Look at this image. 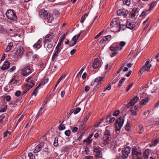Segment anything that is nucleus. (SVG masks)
<instances>
[{
    "instance_id": "37",
    "label": "nucleus",
    "mask_w": 159,
    "mask_h": 159,
    "mask_svg": "<svg viewBox=\"0 0 159 159\" xmlns=\"http://www.w3.org/2000/svg\"><path fill=\"white\" fill-rule=\"evenodd\" d=\"M148 98L147 97L146 98L144 99H143L142 100L141 103L140 105H144L146 104V103L148 102Z\"/></svg>"
},
{
    "instance_id": "43",
    "label": "nucleus",
    "mask_w": 159,
    "mask_h": 159,
    "mask_svg": "<svg viewBox=\"0 0 159 159\" xmlns=\"http://www.w3.org/2000/svg\"><path fill=\"white\" fill-rule=\"evenodd\" d=\"M123 3L128 6H129L130 4V0H123Z\"/></svg>"
},
{
    "instance_id": "18",
    "label": "nucleus",
    "mask_w": 159,
    "mask_h": 159,
    "mask_svg": "<svg viewBox=\"0 0 159 159\" xmlns=\"http://www.w3.org/2000/svg\"><path fill=\"white\" fill-rule=\"evenodd\" d=\"M101 64L100 61H99L98 59V58H96L95 59L93 62L92 66L93 67L96 69L100 66Z\"/></svg>"
},
{
    "instance_id": "9",
    "label": "nucleus",
    "mask_w": 159,
    "mask_h": 159,
    "mask_svg": "<svg viewBox=\"0 0 159 159\" xmlns=\"http://www.w3.org/2000/svg\"><path fill=\"white\" fill-rule=\"evenodd\" d=\"M44 144V143L42 142L36 146H32L31 151H33L34 153H37L41 150L43 147Z\"/></svg>"
},
{
    "instance_id": "6",
    "label": "nucleus",
    "mask_w": 159,
    "mask_h": 159,
    "mask_svg": "<svg viewBox=\"0 0 159 159\" xmlns=\"http://www.w3.org/2000/svg\"><path fill=\"white\" fill-rule=\"evenodd\" d=\"M132 153L133 159H142L141 152L136 148H133Z\"/></svg>"
},
{
    "instance_id": "52",
    "label": "nucleus",
    "mask_w": 159,
    "mask_h": 159,
    "mask_svg": "<svg viewBox=\"0 0 159 159\" xmlns=\"http://www.w3.org/2000/svg\"><path fill=\"white\" fill-rule=\"evenodd\" d=\"M130 124L129 123H127L126 125H125V128L126 130L127 131H129L130 130Z\"/></svg>"
},
{
    "instance_id": "38",
    "label": "nucleus",
    "mask_w": 159,
    "mask_h": 159,
    "mask_svg": "<svg viewBox=\"0 0 159 159\" xmlns=\"http://www.w3.org/2000/svg\"><path fill=\"white\" fill-rule=\"evenodd\" d=\"M131 114L133 116H135L137 114L136 111L134 109L133 107H131L130 110Z\"/></svg>"
},
{
    "instance_id": "35",
    "label": "nucleus",
    "mask_w": 159,
    "mask_h": 159,
    "mask_svg": "<svg viewBox=\"0 0 159 159\" xmlns=\"http://www.w3.org/2000/svg\"><path fill=\"white\" fill-rule=\"evenodd\" d=\"M148 11H149V9H144L142 12L140 16L141 17H143L145 16L148 15V13H147V12Z\"/></svg>"
},
{
    "instance_id": "59",
    "label": "nucleus",
    "mask_w": 159,
    "mask_h": 159,
    "mask_svg": "<svg viewBox=\"0 0 159 159\" xmlns=\"http://www.w3.org/2000/svg\"><path fill=\"white\" fill-rule=\"evenodd\" d=\"M8 134L10 135V133L9 131L7 130V131H6L5 132L3 133V135H4L3 137L5 138V137H6L7 136Z\"/></svg>"
},
{
    "instance_id": "24",
    "label": "nucleus",
    "mask_w": 159,
    "mask_h": 159,
    "mask_svg": "<svg viewBox=\"0 0 159 159\" xmlns=\"http://www.w3.org/2000/svg\"><path fill=\"white\" fill-rule=\"evenodd\" d=\"M15 45V43L13 42H10L8 45V46L6 49L5 51L6 52H8L12 49L13 46Z\"/></svg>"
},
{
    "instance_id": "51",
    "label": "nucleus",
    "mask_w": 159,
    "mask_h": 159,
    "mask_svg": "<svg viewBox=\"0 0 159 159\" xmlns=\"http://www.w3.org/2000/svg\"><path fill=\"white\" fill-rule=\"evenodd\" d=\"M65 127L64 125L61 124L59 125L58 129L59 130L61 131L65 129Z\"/></svg>"
},
{
    "instance_id": "41",
    "label": "nucleus",
    "mask_w": 159,
    "mask_h": 159,
    "mask_svg": "<svg viewBox=\"0 0 159 159\" xmlns=\"http://www.w3.org/2000/svg\"><path fill=\"white\" fill-rule=\"evenodd\" d=\"M58 138L56 137L55 138L53 143V145L55 147H57L58 145Z\"/></svg>"
},
{
    "instance_id": "55",
    "label": "nucleus",
    "mask_w": 159,
    "mask_h": 159,
    "mask_svg": "<svg viewBox=\"0 0 159 159\" xmlns=\"http://www.w3.org/2000/svg\"><path fill=\"white\" fill-rule=\"evenodd\" d=\"M65 134L67 136H69L70 135V131L69 130H67L65 132Z\"/></svg>"
},
{
    "instance_id": "12",
    "label": "nucleus",
    "mask_w": 159,
    "mask_h": 159,
    "mask_svg": "<svg viewBox=\"0 0 159 159\" xmlns=\"http://www.w3.org/2000/svg\"><path fill=\"white\" fill-rule=\"evenodd\" d=\"M110 27L111 28H115L116 29H117L119 28L118 24L117 23V20L116 18H114L113 19L112 21L110 23Z\"/></svg>"
},
{
    "instance_id": "8",
    "label": "nucleus",
    "mask_w": 159,
    "mask_h": 159,
    "mask_svg": "<svg viewBox=\"0 0 159 159\" xmlns=\"http://www.w3.org/2000/svg\"><path fill=\"white\" fill-rule=\"evenodd\" d=\"M124 150L122 151V155L121 156L124 158H126L128 157V154L130 151V148L127 146L126 145H124Z\"/></svg>"
},
{
    "instance_id": "16",
    "label": "nucleus",
    "mask_w": 159,
    "mask_h": 159,
    "mask_svg": "<svg viewBox=\"0 0 159 159\" xmlns=\"http://www.w3.org/2000/svg\"><path fill=\"white\" fill-rule=\"evenodd\" d=\"M126 24L127 28L130 29H132L135 26V23L130 20H128Z\"/></svg>"
},
{
    "instance_id": "2",
    "label": "nucleus",
    "mask_w": 159,
    "mask_h": 159,
    "mask_svg": "<svg viewBox=\"0 0 159 159\" xmlns=\"http://www.w3.org/2000/svg\"><path fill=\"white\" fill-rule=\"evenodd\" d=\"M26 81L27 82V84L23 88V92L24 93H26L28 91L32 88L35 84L34 82L32 80L31 77H28Z\"/></svg>"
},
{
    "instance_id": "45",
    "label": "nucleus",
    "mask_w": 159,
    "mask_h": 159,
    "mask_svg": "<svg viewBox=\"0 0 159 159\" xmlns=\"http://www.w3.org/2000/svg\"><path fill=\"white\" fill-rule=\"evenodd\" d=\"M148 18L145 21H144L143 22L144 25H145L146 23H147L145 27L144 28L143 30H146L147 28L148 27V26L149 24V22H148Z\"/></svg>"
},
{
    "instance_id": "54",
    "label": "nucleus",
    "mask_w": 159,
    "mask_h": 159,
    "mask_svg": "<svg viewBox=\"0 0 159 159\" xmlns=\"http://www.w3.org/2000/svg\"><path fill=\"white\" fill-rule=\"evenodd\" d=\"M151 125H152V126L153 127H155L156 126H157V121H152V120L151 121Z\"/></svg>"
},
{
    "instance_id": "20",
    "label": "nucleus",
    "mask_w": 159,
    "mask_h": 159,
    "mask_svg": "<svg viewBox=\"0 0 159 159\" xmlns=\"http://www.w3.org/2000/svg\"><path fill=\"white\" fill-rule=\"evenodd\" d=\"M103 78V77H99L95 79V81H97V83H98L95 87L97 89L100 86L102 83V81Z\"/></svg>"
},
{
    "instance_id": "28",
    "label": "nucleus",
    "mask_w": 159,
    "mask_h": 159,
    "mask_svg": "<svg viewBox=\"0 0 159 159\" xmlns=\"http://www.w3.org/2000/svg\"><path fill=\"white\" fill-rule=\"evenodd\" d=\"M44 46L45 47H46V48L47 50L49 52L52 47V44L51 42H48L46 45L44 44Z\"/></svg>"
},
{
    "instance_id": "44",
    "label": "nucleus",
    "mask_w": 159,
    "mask_h": 159,
    "mask_svg": "<svg viewBox=\"0 0 159 159\" xmlns=\"http://www.w3.org/2000/svg\"><path fill=\"white\" fill-rule=\"evenodd\" d=\"M48 79H47V78H44L43 81L40 83L39 84H41V86L42 85L43 86L45 84L48 82Z\"/></svg>"
},
{
    "instance_id": "56",
    "label": "nucleus",
    "mask_w": 159,
    "mask_h": 159,
    "mask_svg": "<svg viewBox=\"0 0 159 159\" xmlns=\"http://www.w3.org/2000/svg\"><path fill=\"white\" fill-rule=\"evenodd\" d=\"M120 113V111L119 110H117L115 111L113 114V116H117Z\"/></svg>"
},
{
    "instance_id": "19",
    "label": "nucleus",
    "mask_w": 159,
    "mask_h": 159,
    "mask_svg": "<svg viewBox=\"0 0 159 159\" xmlns=\"http://www.w3.org/2000/svg\"><path fill=\"white\" fill-rule=\"evenodd\" d=\"M10 64L11 63L7 61L0 67V69L3 70L7 69L10 67Z\"/></svg>"
},
{
    "instance_id": "26",
    "label": "nucleus",
    "mask_w": 159,
    "mask_h": 159,
    "mask_svg": "<svg viewBox=\"0 0 159 159\" xmlns=\"http://www.w3.org/2000/svg\"><path fill=\"white\" fill-rule=\"evenodd\" d=\"M47 13V11L44 9H43L40 11L39 16L41 17L45 18V16H46Z\"/></svg>"
},
{
    "instance_id": "3",
    "label": "nucleus",
    "mask_w": 159,
    "mask_h": 159,
    "mask_svg": "<svg viewBox=\"0 0 159 159\" xmlns=\"http://www.w3.org/2000/svg\"><path fill=\"white\" fill-rule=\"evenodd\" d=\"M6 15L7 18L13 21H15L17 19L16 13L12 10H7L6 13Z\"/></svg>"
},
{
    "instance_id": "15",
    "label": "nucleus",
    "mask_w": 159,
    "mask_h": 159,
    "mask_svg": "<svg viewBox=\"0 0 159 159\" xmlns=\"http://www.w3.org/2000/svg\"><path fill=\"white\" fill-rule=\"evenodd\" d=\"M138 99L139 98L137 96L135 97L134 98L132 99L130 102L127 105V107L130 108L131 106H133L138 101Z\"/></svg>"
},
{
    "instance_id": "34",
    "label": "nucleus",
    "mask_w": 159,
    "mask_h": 159,
    "mask_svg": "<svg viewBox=\"0 0 159 159\" xmlns=\"http://www.w3.org/2000/svg\"><path fill=\"white\" fill-rule=\"evenodd\" d=\"M15 32L13 30L10 29H9V30L8 33V35L11 37L15 36L14 34Z\"/></svg>"
},
{
    "instance_id": "40",
    "label": "nucleus",
    "mask_w": 159,
    "mask_h": 159,
    "mask_svg": "<svg viewBox=\"0 0 159 159\" xmlns=\"http://www.w3.org/2000/svg\"><path fill=\"white\" fill-rule=\"evenodd\" d=\"M16 77H15L12 78L10 82V83L11 84H13L16 83V82H17V81L16 79Z\"/></svg>"
},
{
    "instance_id": "10",
    "label": "nucleus",
    "mask_w": 159,
    "mask_h": 159,
    "mask_svg": "<svg viewBox=\"0 0 159 159\" xmlns=\"http://www.w3.org/2000/svg\"><path fill=\"white\" fill-rule=\"evenodd\" d=\"M54 36V34L52 33L47 35L44 40V43L46 45L48 42H51L52 40H53Z\"/></svg>"
},
{
    "instance_id": "23",
    "label": "nucleus",
    "mask_w": 159,
    "mask_h": 159,
    "mask_svg": "<svg viewBox=\"0 0 159 159\" xmlns=\"http://www.w3.org/2000/svg\"><path fill=\"white\" fill-rule=\"evenodd\" d=\"M138 15V11L136 9H133L131 13V15L132 18H136Z\"/></svg>"
},
{
    "instance_id": "13",
    "label": "nucleus",
    "mask_w": 159,
    "mask_h": 159,
    "mask_svg": "<svg viewBox=\"0 0 159 159\" xmlns=\"http://www.w3.org/2000/svg\"><path fill=\"white\" fill-rule=\"evenodd\" d=\"M56 51L52 57V61H54L55 60L57 57L59 53L60 52L61 48L56 46Z\"/></svg>"
},
{
    "instance_id": "33",
    "label": "nucleus",
    "mask_w": 159,
    "mask_h": 159,
    "mask_svg": "<svg viewBox=\"0 0 159 159\" xmlns=\"http://www.w3.org/2000/svg\"><path fill=\"white\" fill-rule=\"evenodd\" d=\"M41 86V84H39L36 88L34 90L32 94L34 95V96H36L38 93V89Z\"/></svg>"
},
{
    "instance_id": "5",
    "label": "nucleus",
    "mask_w": 159,
    "mask_h": 159,
    "mask_svg": "<svg viewBox=\"0 0 159 159\" xmlns=\"http://www.w3.org/2000/svg\"><path fill=\"white\" fill-rule=\"evenodd\" d=\"M124 121V117H120L116 121V130L117 131L120 130L122 126Z\"/></svg>"
},
{
    "instance_id": "14",
    "label": "nucleus",
    "mask_w": 159,
    "mask_h": 159,
    "mask_svg": "<svg viewBox=\"0 0 159 159\" xmlns=\"http://www.w3.org/2000/svg\"><path fill=\"white\" fill-rule=\"evenodd\" d=\"M111 36L109 35L104 36L100 41V43H104L107 42L108 43L111 39Z\"/></svg>"
},
{
    "instance_id": "32",
    "label": "nucleus",
    "mask_w": 159,
    "mask_h": 159,
    "mask_svg": "<svg viewBox=\"0 0 159 159\" xmlns=\"http://www.w3.org/2000/svg\"><path fill=\"white\" fill-rule=\"evenodd\" d=\"M93 135V134H91L89 135V137H88L86 139H85L83 140L84 142H86L88 143H91L92 140L91 139V138Z\"/></svg>"
},
{
    "instance_id": "50",
    "label": "nucleus",
    "mask_w": 159,
    "mask_h": 159,
    "mask_svg": "<svg viewBox=\"0 0 159 159\" xmlns=\"http://www.w3.org/2000/svg\"><path fill=\"white\" fill-rule=\"evenodd\" d=\"M123 10H121L120 9L117 11V14L118 16H122Z\"/></svg>"
},
{
    "instance_id": "63",
    "label": "nucleus",
    "mask_w": 159,
    "mask_h": 159,
    "mask_svg": "<svg viewBox=\"0 0 159 159\" xmlns=\"http://www.w3.org/2000/svg\"><path fill=\"white\" fill-rule=\"evenodd\" d=\"M113 52L111 53V57H113L116 56L117 53V52L116 51H114Z\"/></svg>"
},
{
    "instance_id": "60",
    "label": "nucleus",
    "mask_w": 159,
    "mask_h": 159,
    "mask_svg": "<svg viewBox=\"0 0 159 159\" xmlns=\"http://www.w3.org/2000/svg\"><path fill=\"white\" fill-rule=\"evenodd\" d=\"M71 129L73 132L75 133L77 131L78 128L77 127H74L71 128Z\"/></svg>"
},
{
    "instance_id": "36",
    "label": "nucleus",
    "mask_w": 159,
    "mask_h": 159,
    "mask_svg": "<svg viewBox=\"0 0 159 159\" xmlns=\"http://www.w3.org/2000/svg\"><path fill=\"white\" fill-rule=\"evenodd\" d=\"M88 16V14L87 13H86L84 14L82 16L80 21L81 23H84V21L85 20L86 18Z\"/></svg>"
},
{
    "instance_id": "48",
    "label": "nucleus",
    "mask_w": 159,
    "mask_h": 159,
    "mask_svg": "<svg viewBox=\"0 0 159 159\" xmlns=\"http://www.w3.org/2000/svg\"><path fill=\"white\" fill-rule=\"evenodd\" d=\"M90 116V114H88L87 116L85 117H84L82 121V122H86L88 120L89 117Z\"/></svg>"
},
{
    "instance_id": "58",
    "label": "nucleus",
    "mask_w": 159,
    "mask_h": 159,
    "mask_svg": "<svg viewBox=\"0 0 159 159\" xmlns=\"http://www.w3.org/2000/svg\"><path fill=\"white\" fill-rule=\"evenodd\" d=\"M139 128H140V130L139 131V133L142 134L143 132V126L142 125H139Z\"/></svg>"
},
{
    "instance_id": "42",
    "label": "nucleus",
    "mask_w": 159,
    "mask_h": 159,
    "mask_svg": "<svg viewBox=\"0 0 159 159\" xmlns=\"http://www.w3.org/2000/svg\"><path fill=\"white\" fill-rule=\"evenodd\" d=\"M159 142V141L157 139L155 140L154 141L153 143L151 145H150V147L156 146V145Z\"/></svg>"
},
{
    "instance_id": "47",
    "label": "nucleus",
    "mask_w": 159,
    "mask_h": 159,
    "mask_svg": "<svg viewBox=\"0 0 159 159\" xmlns=\"http://www.w3.org/2000/svg\"><path fill=\"white\" fill-rule=\"evenodd\" d=\"M28 157H29L30 159H35L34 156L31 152L29 153Z\"/></svg>"
},
{
    "instance_id": "39",
    "label": "nucleus",
    "mask_w": 159,
    "mask_h": 159,
    "mask_svg": "<svg viewBox=\"0 0 159 159\" xmlns=\"http://www.w3.org/2000/svg\"><path fill=\"white\" fill-rule=\"evenodd\" d=\"M125 78L124 77H123L120 80L118 84V87L119 88H120L121 87V86H122V84L125 80Z\"/></svg>"
},
{
    "instance_id": "49",
    "label": "nucleus",
    "mask_w": 159,
    "mask_h": 159,
    "mask_svg": "<svg viewBox=\"0 0 159 159\" xmlns=\"http://www.w3.org/2000/svg\"><path fill=\"white\" fill-rule=\"evenodd\" d=\"M111 86L110 84H108V85L106 86L105 88V89L103 91V92H105L107 90H109L111 88Z\"/></svg>"
},
{
    "instance_id": "53",
    "label": "nucleus",
    "mask_w": 159,
    "mask_h": 159,
    "mask_svg": "<svg viewBox=\"0 0 159 159\" xmlns=\"http://www.w3.org/2000/svg\"><path fill=\"white\" fill-rule=\"evenodd\" d=\"M156 2H153L150 6V11L152 10L153 7L156 5Z\"/></svg>"
},
{
    "instance_id": "7",
    "label": "nucleus",
    "mask_w": 159,
    "mask_h": 159,
    "mask_svg": "<svg viewBox=\"0 0 159 159\" xmlns=\"http://www.w3.org/2000/svg\"><path fill=\"white\" fill-rule=\"evenodd\" d=\"M149 71V61L148 60L144 65H143L140 69L139 74L142 75L143 72L147 73Z\"/></svg>"
},
{
    "instance_id": "21",
    "label": "nucleus",
    "mask_w": 159,
    "mask_h": 159,
    "mask_svg": "<svg viewBox=\"0 0 159 159\" xmlns=\"http://www.w3.org/2000/svg\"><path fill=\"white\" fill-rule=\"evenodd\" d=\"M23 52L24 51L23 48L21 46H20L17 48L16 52V54L17 55V56H21L22 55Z\"/></svg>"
},
{
    "instance_id": "27",
    "label": "nucleus",
    "mask_w": 159,
    "mask_h": 159,
    "mask_svg": "<svg viewBox=\"0 0 159 159\" xmlns=\"http://www.w3.org/2000/svg\"><path fill=\"white\" fill-rule=\"evenodd\" d=\"M77 40L73 37L70 42L69 46L70 47H72L75 45L76 44Z\"/></svg>"
},
{
    "instance_id": "4",
    "label": "nucleus",
    "mask_w": 159,
    "mask_h": 159,
    "mask_svg": "<svg viewBox=\"0 0 159 159\" xmlns=\"http://www.w3.org/2000/svg\"><path fill=\"white\" fill-rule=\"evenodd\" d=\"M93 153L96 157L98 158H102V148L98 146H96L95 144H93Z\"/></svg>"
},
{
    "instance_id": "11",
    "label": "nucleus",
    "mask_w": 159,
    "mask_h": 159,
    "mask_svg": "<svg viewBox=\"0 0 159 159\" xmlns=\"http://www.w3.org/2000/svg\"><path fill=\"white\" fill-rule=\"evenodd\" d=\"M31 72V69L30 66H26L22 69V74L24 76H26Z\"/></svg>"
},
{
    "instance_id": "1",
    "label": "nucleus",
    "mask_w": 159,
    "mask_h": 159,
    "mask_svg": "<svg viewBox=\"0 0 159 159\" xmlns=\"http://www.w3.org/2000/svg\"><path fill=\"white\" fill-rule=\"evenodd\" d=\"M110 134V131L106 129L102 138L100 141V144L102 147H104L110 143L111 137Z\"/></svg>"
},
{
    "instance_id": "17",
    "label": "nucleus",
    "mask_w": 159,
    "mask_h": 159,
    "mask_svg": "<svg viewBox=\"0 0 159 159\" xmlns=\"http://www.w3.org/2000/svg\"><path fill=\"white\" fill-rule=\"evenodd\" d=\"M110 50L111 51H120L121 50L122 48V47H119L118 44L115 45L113 44L110 48Z\"/></svg>"
},
{
    "instance_id": "57",
    "label": "nucleus",
    "mask_w": 159,
    "mask_h": 159,
    "mask_svg": "<svg viewBox=\"0 0 159 159\" xmlns=\"http://www.w3.org/2000/svg\"><path fill=\"white\" fill-rule=\"evenodd\" d=\"M80 110V108L78 107L75 110H74V114H76L78 113Z\"/></svg>"
},
{
    "instance_id": "61",
    "label": "nucleus",
    "mask_w": 159,
    "mask_h": 159,
    "mask_svg": "<svg viewBox=\"0 0 159 159\" xmlns=\"http://www.w3.org/2000/svg\"><path fill=\"white\" fill-rule=\"evenodd\" d=\"M21 94V92L20 91H18L15 93V95L17 97H19Z\"/></svg>"
},
{
    "instance_id": "25",
    "label": "nucleus",
    "mask_w": 159,
    "mask_h": 159,
    "mask_svg": "<svg viewBox=\"0 0 159 159\" xmlns=\"http://www.w3.org/2000/svg\"><path fill=\"white\" fill-rule=\"evenodd\" d=\"M41 40L39 39L37 43L35 44L33 46V48L36 50H38L41 47Z\"/></svg>"
},
{
    "instance_id": "30",
    "label": "nucleus",
    "mask_w": 159,
    "mask_h": 159,
    "mask_svg": "<svg viewBox=\"0 0 159 159\" xmlns=\"http://www.w3.org/2000/svg\"><path fill=\"white\" fill-rule=\"evenodd\" d=\"M149 154V150L147 149L145 150L143 154V158L144 159H148V155Z\"/></svg>"
},
{
    "instance_id": "46",
    "label": "nucleus",
    "mask_w": 159,
    "mask_h": 159,
    "mask_svg": "<svg viewBox=\"0 0 159 159\" xmlns=\"http://www.w3.org/2000/svg\"><path fill=\"white\" fill-rule=\"evenodd\" d=\"M128 13V11L127 10L125 11L124 10H123V13H122V16H123V17L124 18L126 17L127 16V15Z\"/></svg>"
},
{
    "instance_id": "22",
    "label": "nucleus",
    "mask_w": 159,
    "mask_h": 159,
    "mask_svg": "<svg viewBox=\"0 0 159 159\" xmlns=\"http://www.w3.org/2000/svg\"><path fill=\"white\" fill-rule=\"evenodd\" d=\"M44 18L47 19V21L49 23L52 22L53 19V17L51 13L48 14V13L46 16H45V18Z\"/></svg>"
},
{
    "instance_id": "62",
    "label": "nucleus",
    "mask_w": 159,
    "mask_h": 159,
    "mask_svg": "<svg viewBox=\"0 0 159 159\" xmlns=\"http://www.w3.org/2000/svg\"><path fill=\"white\" fill-rule=\"evenodd\" d=\"M133 85V84L132 83H131V84L129 85V86H128V88H127V89L126 90V92H128L129 89H131V88L132 87Z\"/></svg>"
},
{
    "instance_id": "64",
    "label": "nucleus",
    "mask_w": 159,
    "mask_h": 159,
    "mask_svg": "<svg viewBox=\"0 0 159 159\" xmlns=\"http://www.w3.org/2000/svg\"><path fill=\"white\" fill-rule=\"evenodd\" d=\"M84 159H94L92 156H86L84 157Z\"/></svg>"
},
{
    "instance_id": "31",
    "label": "nucleus",
    "mask_w": 159,
    "mask_h": 159,
    "mask_svg": "<svg viewBox=\"0 0 159 159\" xmlns=\"http://www.w3.org/2000/svg\"><path fill=\"white\" fill-rule=\"evenodd\" d=\"M66 37V35L64 34L61 37V39H60L57 46L60 48V46L61 43L63 42L64 39Z\"/></svg>"
},
{
    "instance_id": "29",
    "label": "nucleus",
    "mask_w": 159,
    "mask_h": 159,
    "mask_svg": "<svg viewBox=\"0 0 159 159\" xmlns=\"http://www.w3.org/2000/svg\"><path fill=\"white\" fill-rule=\"evenodd\" d=\"M127 26L126 25H124L123 24H120V27H119V28H118L117 29H116V32H119V31L120 30H125Z\"/></svg>"
}]
</instances>
